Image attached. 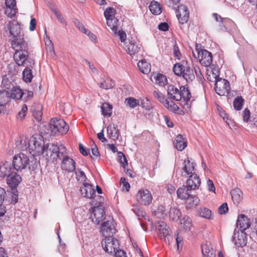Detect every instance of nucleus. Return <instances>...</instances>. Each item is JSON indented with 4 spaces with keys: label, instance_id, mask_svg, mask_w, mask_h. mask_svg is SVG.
<instances>
[{
    "label": "nucleus",
    "instance_id": "obj_62",
    "mask_svg": "<svg viewBox=\"0 0 257 257\" xmlns=\"http://www.w3.org/2000/svg\"><path fill=\"white\" fill-rule=\"evenodd\" d=\"M228 210L227 204L226 203H224L221 206H219L218 208V211L220 214H225L226 213Z\"/></svg>",
    "mask_w": 257,
    "mask_h": 257
},
{
    "label": "nucleus",
    "instance_id": "obj_39",
    "mask_svg": "<svg viewBox=\"0 0 257 257\" xmlns=\"http://www.w3.org/2000/svg\"><path fill=\"white\" fill-rule=\"evenodd\" d=\"M165 107L169 110L176 113L181 114V112H182V110H180L178 105L174 103L173 100V98H171L169 102L168 103V105H166Z\"/></svg>",
    "mask_w": 257,
    "mask_h": 257
},
{
    "label": "nucleus",
    "instance_id": "obj_30",
    "mask_svg": "<svg viewBox=\"0 0 257 257\" xmlns=\"http://www.w3.org/2000/svg\"><path fill=\"white\" fill-rule=\"evenodd\" d=\"M232 201L236 205H238L242 197V192L238 188H236L231 190L230 192Z\"/></svg>",
    "mask_w": 257,
    "mask_h": 257
},
{
    "label": "nucleus",
    "instance_id": "obj_60",
    "mask_svg": "<svg viewBox=\"0 0 257 257\" xmlns=\"http://www.w3.org/2000/svg\"><path fill=\"white\" fill-rule=\"evenodd\" d=\"M115 35L119 36V38L121 42H124L126 38V35L125 33L122 30H117L116 34H115Z\"/></svg>",
    "mask_w": 257,
    "mask_h": 257
},
{
    "label": "nucleus",
    "instance_id": "obj_28",
    "mask_svg": "<svg viewBox=\"0 0 257 257\" xmlns=\"http://www.w3.org/2000/svg\"><path fill=\"white\" fill-rule=\"evenodd\" d=\"M207 79L210 81L215 82L218 81V79L220 78L219 70L216 67L210 68V70L207 69Z\"/></svg>",
    "mask_w": 257,
    "mask_h": 257
},
{
    "label": "nucleus",
    "instance_id": "obj_37",
    "mask_svg": "<svg viewBox=\"0 0 257 257\" xmlns=\"http://www.w3.org/2000/svg\"><path fill=\"white\" fill-rule=\"evenodd\" d=\"M107 26L112 30L114 34H116L118 20L115 18L106 19Z\"/></svg>",
    "mask_w": 257,
    "mask_h": 257
},
{
    "label": "nucleus",
    "instance_id": "obj_9",
    "mask_svg": "<svg viewBox=\"0 0 257 257\" xmlns=\"http://www.w3.org/2000/svg\"><path fill=\"white\" fill-rule=\"evenodd\" d=\"M29 164V158L24 154L21 153L15 155L13 158V169L17 171L25 169Z\"/></svg>",
    "mask_w": 257,
    "mask_h": 257
},
{
    "label": "nucleus",
    "instance_id": "obj_18",
    "mask_svg": "<svg viewBox=\"0 0 257 257\" xmlns=\"http://www.w3.org/2000/svg\"><path fill=\"white\" fill-rule=\"evenodd\" d=\"M233 241L238 247L244 246L247 243L246 234L242 230L236 231L235 229L233 236Z\"/></svg>",
    "mask_w": 257,
    "mask_h": 257
},
{
    "label": "nucleus",
    "instance_id": "obj_1",
    "mask_svg": "<svg viewBox=\"0 0 257 257\" xmlns=\"http://www.w3.org/2000/svg\"><path fill=\"white\" fill-rule=\"evenodd\" d=\"M196 164L191 162L189 158L184 161L183 167L181 171V176L189 177L186 181V188L188 190L197 189L200 185L201 180L199 176L193 173Z\"/></svg>",
    "mask_w": 257,
    "mask_h": 257
},
{
    "label": "nucleus",
    "instance_id": "obj_34",
    "mask_svg": "<svg viewBox=\"0 0 257 257\" xmlns=\"http://www.w3.org/2000/svg\"><path fill=\"white\" fill-rule=\"evenodd\" d=\"M213 17L217 22H220L221 23V25H220V30L221 31H226V28L225 26L226 23L228 22H231L229 19L226 18H222L220 16L218 15L216 13L213 14Z\"/></svg>",
    "mask_w": 257,
    "mask_h": 257
},
{
    "label": "nucleus",
    "instance_id": "obj_52",
    "mask_svg": "<svg viewBox=\"0 0 257 257\" xmlns=\"http://www.w3.org/2000/svg\"><path fill=\"white\" fill-rule=\"evenodd\" d=\"M125 103L131 108H134L139 104V101L134 97L126 98Z\"/></svg>",
    "mask_w": 257,
    "mask_h": 257
},
{
    "label": "nucleus",
    "instance_id": "obj_13",
    "mask_svg": "<svg viewBox=\"0 0 257 257\" xmlns=\"http://www.w3.org/2000/svg\"><path fill=\"white\" fill-rule=\"evenodd\" d=\"M100 231L105 238L112 236L115 232L114 221L111 220L104 222L101 225Z\"/></svg>",
    "mask_w": 257,
    "mask_h": 257
},
{
    "label": "nucleus",
    "instance_id": "obj_10",
    "mask_svg": "<svg viewBox=\"0 0 257 257\" xmlns=\"http://www.w3.org/2000/svg\"><path fill=\"white\" fill-rule=\"evenodd\" d=\"M214 89L220 96H227L230 89L229 82L225 79L219 78L215 83Z\"/></svg>",
    "mask_w": 257,
    "mask_h": 257
},
{
    "label": "nucleus",
    "instance_id": "obj_45",
    "mask_svg": "<svg viewBox=\"0 0 257 257\" xmlns=\"http://www.w3.org/2000/svg\"><path fill=\"white\" fill-rule=\"evenodd\" d=\"M169 213L170 216L172 217L173 219H178L181 215L180 210L176 207L171 208Z\"/></svg>",
    "mask_w": 257,
    "mask_h": 257
},
{
    "label": "nucleus",
    "instance_id": "obj_38",
    "mask_svg": "<svg viewBox=\"0 0 257 257\" xmlns=\"http://www.w3.org/2000/svg\"><path fill=\"white\" fill-rule=\"evenodd\" d=\"M155 83L159 86H164L167 83V78L163 74H158L154 76Z\"/></svg>",
    "mask_w": 257,
    "mask_h": 257
},
{
    "label": "nucleus",
    "instance_id": "obj_7",
    "mask_svg": "<svg viewBox=\"0 0 257 257\" xmlns=\"http://www.w3.org/2000/svg\"><path fill=\"white\" fill-rule=\"evenodd\" d=\"M44 142L41 139L37 140L35 138H32L29 144V147L31 150V153L35 156H39L43 154L46 147Z\"/></svg>",
    "mask_w": 257,
    "mask_h": 257
},
{
    "label": "nucleus",
    "instance_id": "obj_20",
    "mask_svg": "<svg viewBox=\"0 0 257 257\" xmlns=\"http://www.w3.org/2000/svg\"><path fill=\"white\" fill-rule=\"evenodd\" d=\"M237 226H239L241 230L244 231L248 228L250 225L249 219L244 214L238 215L236 221Z\"/></svg>",
    "mask_w": 257,
    "mask_h": 257
},
{
    "label": "nucleus",
    "instance_id": "obj_23",
    "mask_svg": "<svg viewBox=\"0 0 257 257\" xmlns=\"http://www.w3.org/2000/svg\"><path fill=\"white\" fill-rule=\"evenodd\" d=\"M21 181V177L16 173H13L10 175L7 179V184L12 188L16 189Z\"/></svg>",
    "mask_w": 257,
    "mask_h": 257
},
{
    "label": "nucleus",
    "instance_id": "obj_50",
    "mask_svg": "<svg viewBox=\"0 0 257 257\" xmlns=\"http://www.w3.org/2000/svg\"><path fill=\"white\" fill-rule=\"evenodd\" d=\"M115 13L116 11L113 8L109 7L105 10L104 15L106 19L113 18H115Z\"/></svg>",
    "mask_w": 257,
    "mask_h": 257
},
{
    "label": "nucleus",
    "instance_id": "obj_44",
    "mask_svg": "<svg viewBox=\"0 0 257 257\" xmlns=\"http://www.w3.org/2000/svg\"><path fill=\"white\" fill-rule=\"evenodd\" d=\"M244 103V100L242 97H236L233 102L234 109L236 110H240L242 109Z\"/></svg>",
    "mask_w": 257,
    "mask_h": 257
},
{
    "label": "nucleus",
    "instance_id": "obj_56",
    "mask_svg": "<svg viewBox=\"0 0 257 257\" xmlns=\"http://www.w3.org/2000/svg\"><path fill=\"white\" fill-rule=\"evenodd\" d=\"M243 120L244 122H247L250 118V113L249 110L246 108L242 112Z\"/></svg>",
    "mask_w": 257,
    "mask_h": 257
},
{
    "label": "nucleus",
    "instance_id": "obj_48",
    "mask_svg": "<svg viewBox=\"0 0 257 257\" xmlns=\"http://www.w3.org/2000/svg\"><path fill=\"white\" fill-rule=\"evenodd\" d=\"M48 43H47V41H46L47 52L48 54L50 57H53L55 55V53L54 49V46L52 41L49 38H48Z\"/></svg>",
    "mask_w": 257,
    "mask_h": 257
},
{
    "label": "nucleus",
    "instance_id": "obj_53",
    "mask_svg": "<svg viewBox=\"0 0 257 257\" xmlns=\"http://www.w3.org/2000/svg\"><path fill=\"white\" fill-rule=\"evenodd\" d=\"M117 155L120 164L124 169H125V167L127 165V161L125 156L121 152H118Z\"/></svg>",
    "mask_w": 257,
    "mask_h": 257
},
{
    "label": "nucleus",
    "instance_id": "obj_63",
    "mask_svg": "<svg viewBox=\"0 0 257 257\" xmlns=\"http://www.w3.org/2000/svg\"><path fill=\"white\" fill-rule=\"evenodd\" d=\"M173 52L174 57L180 60L181 58V54L179 51V48L177 46L174 45L173 47Z\"/></svg>",
    "mask_w": 257,
    "mask_h": 257
},
{
    "label": "nucleus",
    "instance_id": "obj_61",
    "mask_svg": "<svg viewBox=\"0 0 257 257\" xmlns=\"http://www.w3.org/2000/svg\"><path fill=\"white\" fill-rule=\"evenodd\" d=\"M75 26L82 33L87 34L88 30L86 29L84 25L80 22L77 21L75 22Z\"/></svg>",
    "mask_w": 257,
    "mask_h": 257
},
{
    "label": "nucleus",
    "instance_id": "obj_41",
    "mask_svg": "<svg viewBox=\"0 0 257 257\" xmlns=\"http://www.w3.org/2000/svg\"><path fill=\"white\" fill-rule=\"evenodd\" d=\"M184 62L183 61L181 63H177L174 65L173 71L176 75L179 76H182L184 69H185L184 66H185Z\"/></svg>",
    "mask_w": 257,
    "mask_h": 257
},
{
    "label": "nucleus",
    "instance_id": "obj_11",
    "mask_svg": "<svg viewBox=\"0 0 257 257\" xmlns=\"http://www.w3.org/2000/svg\"><path fill=\"white\" fill-rule=\"evenodd\" d=\"M196 51L198 53V57L200 63L204 66H209L212 62V56L210 52L206 50L200 49L197 45Z\"/></svg>",
    "mask_w": 257,
    "mask_h": 257
},
{
    "label": "nucleus",
    "instance_id": "obj_33",
    "mask_svg": "<svg viewBox=\"0 0 257 257\" xmlns=\"http://www.w3.org/2000/svg\"><path fill=\"white\" fill-rule=\"evenodd\" d=\"M150 11L154 15H158L162 13V7L160 4L156 1H152L149 6Z\"/></svg>",
    "mask_w": 257,
    "mask_h": 257
},
{
    "label": "nucleus",
    "instance_id": "obj_29",
    "mask_svg": "<svg viewBox=\"0 0 257 257\" xmlns=\"http://www.w3.org/2000/svg\"><path fill=\"white\" fill-rule=\"evenodd\" d=\"M32 111L35 119L39 121L42 119V105L40 103L34 104L32 107Z\"/></svg>",
    "mask_w": 257,
    "mask_h": 257
},
{
    "label": "nucleus",
    "instance_id": "obj_40",
    "mask_svg": "<svg viewBox=\"0 0 257 257\" xmlns=\"http://www.w3.org/2000/svg\"><path fill=\"white\" fill-rule=\"evenodd\" d=\"M181 224L183 225L185 230H190L192 226V221L190 217L185 216L180 220Z\"/></svg>",
    "mask_w": 257,
    "mask_h": 257
},
{
    "label": "nucleus",
    "instance_id": "obj_19",
    "mask_svg": "<svg viewBox=\"0 0 257 257\" xmlns=\"http://www.w3.org/2000/svg\"><path fill=\"white\" fill-rule=\"evenodd\" d=\"M80 191L82 195L87 198H92L95 194V191L93 187L89 183L84 184L80 188Z\"/></svg>",
    "mask_w": 257,
    "mask_h": 257
},
{
    "label": "nucleus",
    "instance_id": "obj_14",
    "mask_svg": "<svg viewBox=\"0 0 257 257\" xmlns=\"http://www.w3.org/2000/svg\"><path fill=\"white\" fill-rule=\"evenodd\" d=\"M158 234L161 239H167L168 241L173 240V237L170 235L169 227L163 221H158L157 224Z\"/></svg>",
    "mask_w": 257,
    "mask_h": 257
},
{
    "label": "nucleus",
    "instance_id": "obj_25",
    "mask_svg": "<svg viewBox=\"0 0 257 257\" xmlns=\"http://www.w3.org/2000/svg\"><path fill=\"white\" fill-rule=\"evenodd\" d=\"M98 85L101 88L108 90L112 88L115 86V82L110 78L107 77L102 79L98 83Z\"/></svg>",
    "mask_w": 257,
    "mask_h": 257
},
{
    "label": "nucleus",
    "instance_id": "obj_42",
    "mask_svg": "<svg viewBox=\"0 0 257 257\" xmlns=\"http://www.w3.org/2000/svg\"><path fill=\"white\" fill-rule=\"evenodd\" d=\"M101 111L104 115L110 116L112 114V106L108 103L104 102L102 104Z\"/></svg>",
    "mask_w": 257,
    "mask_h": 257
},
{
    "label": "nucleus",
    "instance_id": "obj_35",
    "mask_svg": "<svg viewBox=\"0 0 257 257\" xmlns=\"http://www.w3.org/2000/svg\"><path fill=\"white\" fill-rule=\"evenodd\" d=\"M188 191L186 188V185L179 188L177 191L178 197L182 200H186L190 195Z\"/></svg>",
    "mask_w": 257,
    "mask_h": 257
},
{
    "label": "nucleus",
    "instance_id": "obj_54",
    "mask_svg": "<svg viewBox=\"0 0 257 257\" xmlns=\"http://www.w3.org/2000/svg\"><path fill=\"white\" fill-rule=\"evenodd\" d=\"M77 180L80 182L83 183L86 180V176L84 172L81 170H78L75 172Z\"/></svg>",
    "mask_w": 257,
    "mask_h": 257
},
{
    "label": "nucleus",
    "instance_id": "obj_26",
    "mask_svg": "<svg viewBox=\"0 0 257 257\" xmlns=\"http://www.w3.org/2000/svg\"><path fill=\"white\" fill-rule=\"evenodd\" d=\"M184 63H185V66H184L185 69H184L182 76L187 82L192 81L195 78L193 71L188 65L187 62H184Z\"/></svg>",
    "mask_w": 257,
    "mask_h": 257
},
{
    "label": "nucleus",
    "instance_id": "obj_16",
    "mask_svg": "<svg viewBox=\"0 0 257 257\" xmlns=\"http://www.w3.org/2000/svg\"><path fill=\"white\" fill-rule=\"evenodd\" d=\"M67 154L66 150L65 155H61L62 168L66 171L72 172L75 170V162Z\"/></svg>",
    "mask_w": 257,
    "mask_h": 257
},
{
    "label": "nucleus",
    "instance_id": "obj_51",
    "mask_svg": "<svg viewBox=\"0 0 257 257\" xmlns=\"http://www.w3.org/2000/svg\"><path fill=\"white\" fill-rule=\"evenodd\" d=\"M143 98L141 100V106L146 110H151L152 108V105L150 100L148 99V97Z\"/></svg>",
    "mask_w": 257,
    "mask_h": 257
},
{
    "label": "nucleus",
    "instance_id": "obj_27",
    "mask_svg": "<svg viewBox=\"0 0 257 257\" xmlns=\"http://www.w3.org/2000/svg\"><path fill=\"white\" fill-rule=\"evenodd\" d=\"M116 127V125L112 123L110 124L107 128L108 137L113 140H117L119 136V132Z\"/></svg>",
    "mask_w": 257,
    "mask_h": 257
},
{
    "label": "nucleus",
    "instance_id": "obj_55",
    "mask_svg": "<svg viewBox=\"0 0 257 257\" xmlns=\"http://www.w3.org/2000/svg\"><path fill=\"white\" fill-rule=\"evenodd\" d=\"M17 12V10L15 7H7L5 11L6 14L9 17L12 18Z\"/></svg>",
    "mask_w": 257,
    "mask_h": 257
},
{
    "label": "nucleus",
    "instance_id": "obj_22",
    "mask_svg": "<svg viewBox=\"0 0 257 257\" xmlns=\"http://www.w3.org/2000/svg\"><path fill=\"white\" fill-rule=\"evenodd\" d=\"M13 170L14 169L12 168L9 162H6L0 163V177L2 178L7 177L8 178L10 175H11L12 173H13Z\"/></svg>",
    "mask_w": 257,
    "mask_h": 257
},
{
    "label": "nucleus",
    "instance_id": "obj_21",
    "mask_svg": "<svg viewBox=\"0 0 257 257\" xmlns=\"http://www.w3.org/2000/svg\"><path fill=\"white\" fill-rule=\"evenodd\" d=\"M141 49V45L137 44L134 40L130 41L125 45V50L131 56L138 54Z\"/></svg>",
    "mask_w": 257,
    "mask_h": 257
},
{
    "label": "nucleus",
    "instance_id": "obj_49",
    "mask_svg": "<svg viewBox=\"0 0 257 257\" xmlns=\"http://www.w3.org/2000/svg\"><path fill=\"white\" fill-rule=\"evenodd\" d=\"M198 213L202 217L210 219L211 215V211L208 208H203L198 210Z\"/></svg>",
    "mask_w": 257,
    "mask_h": 257
},
{
    "label": "nucleus",
    "instance_id": "obj_36",
    "mask_svg": "<svg viewBox=\"0 0 257 257\" xmlns=\"http://www.w3.org/2000/svg\"><path fill=\"white\" fill-rule=\"evenodd\" d=\"M33 67H27L23 72V78L24 80L27 82H30L33 77L31 68Z\"/></svg>",
    "mask_w": 257,
    "mask_h": 257
},
{
    "label": "nucleus",
    "instance_id": "obj_15",
    "mask_svg": "<svg viewBox=\"0 0 257 257\" xmlns=\"http://www.w3.org/2000/svg\"><path fill=\"white\" fill-rule=\"evenodd\" d=\"M91 218L92 221L98 224L102 221L105 217L104 208L102 205L95 206L92 208Z\"/></svg>",
    "mask_w": 257,
    "mask_h": 257
},
{
    "label": "nucleus",
    "instance_id": "obj_17",
    "mask_svg": "<svg viewBox=\"0 0 257 257\" xmlns=\"http://www.w3.org/2000/svg\"><path fill=\"white\" fill-rule=\"evenodd\" d=\"M140 203L145 205H149L152 201V196L148 190H140L136 196Z\"/></svg>",
    "mask_w": 257,
    "mask_h": 257
},
{
    "label": "nucleus",
    "instance_id": "obj_47",
    "mask_svg": "<svg viewBox=\"0 0 257 257\" xmlns=\"http://www.w3.org/2000/svg\"><path fill=\"white\" fill-rule=\"evenodd\" d=\"M167 215V210L163 205H160L158 206L157 210L156 211V215L159 218H163Z\"/></svg>",
    "mask_w": 257,
    "mask_h": 257
},
{
    "label": "nucleus",
    "instance_id": "obj_57",
    "mask_svg": "<svg viewBox=\"0 0 257 257\" xmlns=\"http://www.w3.org/2000/svg\"><path fill=\"white\" fill-rule=\"evenodd\" d=\"M120 183L122 184V191H124L125 190V191H128L130 188V184L126 181V180L124 178H121L120 179Z\"/></svg>",
    "mask_w": 257,
    "mask_h": 257
},
{
    "label": "nucleus",
    "instance_id": "obj_4",
    "mask_svg": "<svg viewBox=\"0 0 257 257\" xmlns=\"http://www.w3.org/2000/svg\"><path fill=\"white\" fill-rule=\"evenodd\" d=\"M65 151L66 148L62 145L50 143L46 145L43 154L48 161L54 162L58 159L61 160V155H65Z\"/></svg>",
    "mask_w": 257,
    "mask_h": 257
},
{
    "label": "nucleus",
    "instance_id": "obj_31",
    "mask_svg": "<svg viewBox=\"0 0 257 257\" xmlns=\"http://www.w3.org/2000/svg\"><path fill=\"white\" fill-rule=\"evenodd\" d=\"M138 66L140 71L144 74H148L151 71L150 64L144 60L140 61Z\"/></svg>",
    "mask_w": 257,
    "mask_h": 257
},
{
    "label": "nucleus",
    "instance_id": "obj_59",
    "mask_svg": "<svg viewBox=\"0 0 257 257\" xmlns=\"http://www.w3.org/2000/svg\"><path fill=\"white\" fill-rule=\"evenodd\" d=\"M28 108L26 104H24L21 110L18 113V117L20 119H23L27 112Z\"/></svg>",
    "mask_w": 257,
    "mask_h": 257
},
{
    "label": "nucleus",
    "instance_id": "obj_5",
    "mask_svg": "<svg viewBox=\"0 0 257 257\" xmlns=\"http://www.w3.org/2000/svg\"><path fill=\"white\" fill-rule=\"evenodd\" d=\"M8 31L10 36H12V45L16 46L17 44L27 42L24 39V34L21 26L17 22H10L8 24L7 29L6 30L7 32Z\"/></svg>",
    "mask_w": 257,
    "mask_h": 257
},
{
    "label": "nucleus",
    "instance_id": "obj_58",
    "mask_svg": "<svg viewBox=\"0 0 257 257\" xmlns=\"http://www.w3.org/2000/svg\"><path fill=\"white\" fill-rule=\"evenodd\" d=\"M201 249L202 254L206 257H208L209 253L212 251V249L211 250L210 249L209 247L207 244L202 245L201 246Z\"/></svg>",
    "mask_w": 257,
    "mask_h": 257
},
{
    "label": "nucleus",
    "instance_id": "obj_43",
    "mask_svg": "<svg viewBox=\"0 0 257 257\" xmlns=\"http://www.w3.org/2000/svg\"><path fill=\"white\" fill-rule=\"evenodd\" d=\"M23 95H26V92L21 89L19 86H15L11 90V95L10 96H23Z\"/></svg>",
    "mask_w": 257,
    "mask_h": 257
},
{
    "label": "nucleus",
    "instance_id": "obj_46",
    "mask_svg": "<svg viewBox=\"0 0 257 257\" xmlns=\"http://www.w3.org/2000/svg\"><path fill=\"white\" fill-rule=\"evenodd\" d=\"M174 99L177 101H180V104L183 107L186 106L187 108L190 107L189 102L190 100V97H174Z\"/></svg>",
    "mask_w": 257,
    "mask_h": 257
},
{
    "label": "nucleus",
    "instance_id": "obj_8",
    "mask_svg": "<svg viewBox=\"0 0 257 257\" xmlns=\"http://www.w3.org/2000/svg\"><path fill=\"white\" fill-rule=\"evenodd\" d=\"M102 245L104 251L110 254L114 253L119 248L118 241L112 236L105 238L102 241Z\"/></svg>",
    "mask_w": 257,
    "mask_h": 257
},
{
    "label": "nucleus",
    "instance_id": "obj_32",
    "mask_svg": "<svg viewBox=\"0 0 257 257\" xmlns=\"http://www.w3.org/2000/svg\"><path fill=\"white\" fill-rule=\"evenodd\" d=\"M186 206L187 208H191L196 207L198 205L199 199L196 195H191L188 196V198L186 199Z\"/></svg>",
    "mask_w": 257,
    "mask_h": 257
},
{
    "label": "nucleus",
    "instance_id": "obj_24",
    "mask_svg": "<svg viewBox=\"0 0 257 257\" xmlns=\"http://www.w3.org/2000/svg\"><path fill=\"white\" fill-rule=\"evenodd\" d=\"M174 145L177 150L181 151L187 147V142L183 136L180 134L176 137Z\"/></svg>",
    "mask_w": 257,
    "mask_h": 257
},
{
    "label": "nucleus",
    "instance_id": "obj_3",
    "mask_svg": "<svg viewBox=\"0 0 257 257\" xmlns=\"http://www.w3.org/2000/svg\"><path fill=\"white\" fill-rule=\"evenodd\" d=\"M27 46V42L17 44L16 46L12 45L15 50L14 58L18 66L33 67L35 64L34 60L29 57L28 52L26 50Z\"/></svg>",
    "mask_w": 257,
    "mask_h": 257
},
{
    "label": "nucleus",
    "instance_id": "obj_2",
    "mask_svg": "<svg viewBox=\"0 0 257 257\" xmlns=\"http://www.w3.org/2000/svg\"><path fill=\"white\" fill-rule=\"evenodd\" d=\"M68 130L69 126L63 119L53 118L49 123L41 127L40 133L51 136L66 134Z\"/></svg>",
    "mask_w": 257,
    "mask_h": 257
},
{
    "label": "nucleus",
    "instance_id": "obj_6",
    "mask_svg": "<svg viewBox=\"0 0 257 257\" xmlns=\"http://www.w3.org/2000/svg\"><path fill=\"white\" fill-rule=\"evenodd\" d=\"M181 0H165V4L169 7L176 10L177 17L181 24L186 23L188 19L189 13L187 7L184 5L178 6Z\"/></svg>",
    "mask_w": 257,
    "mask_h": 257
},
{
    "label": "nucleus",
    "instance_id": "obj_12",
    "mask_svg": "<svg viewBox=\"0 0 257 257\" xmlns=\"http://www.w3.org/2000/svg\"><path fill=\"white\" fill-rule=\"evenodd\" d=\"M168 95L169 96H175L179 95L180 96H190L191 93L187 85L182 86L178 89L174 85H169L167 89Z\"/></svg>",
    "mask_w": 257,
    "mask_h": 257
},
{
    "label": "nucleus",
    "instance_id": "obj_64",
    "mask_svg": "<svg viewBox=\"0 0 257 257\" xmlns=\"http://www.w3.org/2000/svg\"><path fill=\"white\" fill-rule=\"evenodd\" d=\"M207 189L209 191L212 192H215V187L214 186L213 181L211 180L208 179L207 180Z\"/></svg>",
    "mask_w": 257,
    "mask_h": 257
}]
</instances>
